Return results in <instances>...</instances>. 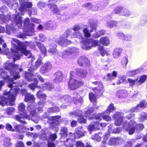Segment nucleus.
Masks as SVG:
<instances>
[{"mask_svg": "<svg viewBox=\"0 0 147 147\" xmlns=\"http://www.w3.org/2000/svg\"><path fill=\"white\" fill-rule=\"evenodd\" d=\"M20 91L22 93L25 94L26 93V90H22L18 88V87H15L12 88L9 92L5 90L4 92L3 95L4 96H8V98H7L3 96L1 98V101L0 100V105L2 106H4L5 105L7 104L8 101H9L10 105H13L14 104L13 102L16 99V94Z\"/></svg>", "mask_w": 147, "mask_h": 147, "instance_id": "f257e3e1", "label": "nucleus"}, {"mask_svg": "<svg viewBox=\"0 0 147 147\" xmlns=\"http://www.w3.org/2000/svg\"><path fill=\"white\" fill-rule=\"evenodd\" d=\"M22 44L20 46H17L15 45L13 48H11V51L13 53L11 54L12 56H13V59L14 60H16L20 59L21 54L20 53L24 54L25 55L28 56V57H30L32 56V54L29 51H28L26 49L25 47Z\"/></svg>", "mask_w": 147, "mask_h": 147, "instance_id": "f03ea898", "label": "nucleus"}, {"mask_svg": "<svg viewBox=\"0 0 147 147\" xmlns=\"http://www.w3.org/2000/svg\"><path fill=\"white\" fill-rule=\"evenodd\" d=\"M94 109L93 107H91L87 110L84 114V115H82V111H78L74 113V114L76 116H78L81 117L78 119L79 121L82 123H85L86 122V119L84 118V117L86 118L88 117V119H92L93 118H96V119H99L100 118V116L101 115L100 114H98V115H94V116H92L91 115V114L94 111Z\"/></svg>", "mask_w": 147, "mask_h": 147, "instance_id": "7ed1b4c3", "label": "nucleus"}, {"mask_svg": "<svg viewBox=\"0 0 147 147\" xmlns=\"http://www.w3.org/2000/svg\"><path fill=\"white\" fill-rule=\"evenodd\" d=\"M124 128L128 132L130 135L132 134L136 129L138 130L142 129L144 127V125L142 124L136 125L134 120L130 121L128 123H125L123 125Z\"/></svg>", "mask_w": 147, "mask_h": 147, "instance_id": "20e7f679", "label": "nucleus"}, {"mask_svg": "<svg viewBox=\"0 0 147 147\" xmlns=\"http://www.w3.org/2000/svg\"><path fill=\"white\" fill-rule=\"evenodd\" d=\"M75 71H71L70 73V79L69 82V87L71 90H74L78 88L80 86L82 85L84 81L77 80L78 79L75 76Z\"/></svg>", "mask_w": 147, "mask_h": 147, "instance_id": "39448f33", "label": "nucleus"}, {"mask_svg": "<svg viewBox=\"0 0 147 147\" xmlns=\"http://www.w3.org/2000/svg\"><path fill=\"white\" fill-rule=\"evenodd\" d=\"M34 76H36L29 72H27L26 74L25 78L29 82L33 81L35 82V84L32 83L30 84L29 85V88L32 90H34L35 88H38L40 89L39 87L40 86H36V85L38 84V81L36 78H34Z\"/></svg>", "mask_w": 147, "mask_h": 147, "instance_id": "423d86ee", "label": "nucleus"}, {"mask_svg": "<svg viewBox=\"0 0 147 147\" xmlns=\"http://www.w3.org/2000/svg\"><path fill=\"white\" fill-rule=\"evenodd\" d=\"M146 106V103H145L144 101H142L140 102L136 108H133L126 112L127 117L129 119H130L134 115L132 114L133 112L136 111V109H139L140 108L144 109L145 108Z\"/></svg>", "mask_w": 147, "mask_h": 147, "instance_id": "0eeeda50", "label": "nucleus"}, {"mask_svg": "<svg viewBox=\"0 0 147 147\" xmlns=\"http://www.w3.org/2000/svg\"><path fill=\"white\" fill-rule=\"evenodd\" d=\"M3 78L4 79L8 80L9 82L8 86L9 87L12 88L17 87H16L15 85H13V79L12 78H9V76H7L6 72L4 71L2 69L0 70V76Z\"/></svg>", "mask_w": 147, "mask_h": 147, "instance_id": "6e6552de", "label": "nucleus"}, {"mask_svg": "<svg viewBox=\"0 0 147 147\" xmlns=\"http://www.w3.org/2000/svg\"><path fill=\"white\" fill-rule=\"evenodd\" d=\"M76 71V72H75V76H76L78 78H85L88 74L86 70L82 69H77Z\"/></svg>", "mask_w": 147, "mask_h": 147, "instance_id": "1a4fd4ad", "label": "nucleus"}, {"mask_svg": "<svg viewBox=\"0 0 147 147\" xmlns=\"http://www.w3.org/2000/svg\"><path fill=\"white\" fill-rule=\"evenodd\" d=\"M20 3V7L19 10L21 11L26 10V8L31 7L32 6L31 3L29 2H26L24 0H19Z\"/></svg>", "mask_w": 147, "mask_h": 147, "instance_id": "9d476101", "label": "nucleus"}, {"mask_svg": "<svg viewBox=\"0 0 147 147\" xmlns=\"http://www.w3.org/2000/svg\"><path fill=\"white\" fill-rule=\"evenodd\" d=\"M123 115L119 112L116 113L113 116V117L114 118H117L115 122V124L117 125H120L123 119Z\"/></svg>", "mask_w": 147, "mask_h": 147, "instance_id": "9b49d317", "label": "nucleus"}, {"mask_svg": "<svg viewBox=\"0 0 147 147\" xmlns=\"http://www.w3.org/2000/svg\"><path fill=\"white\" fill-rule=\"evenodd\" d=\"M103 90V87L102 84L101 82L99 83L96 87L93 89V90L98 95H100L102 94Z\"/></svg>", "mask_w": 147, "mask_h": 147, "instance_id": "f8f14e48", "label": "nucleus"}, {"mask_svg": "<svg viewBox=\"0 0 147 147\" xmlns=\"http://www.w3.org/2000/svg\"><path fill=\"white\" fill-rule=\"evenodd\" d=\"M117 97L119 98H123L126 97L128 93L127 91L125 90H120L117 91L116 94Z\"/></svg>", "mask_w": 147, "mask_h": 147, "instance_id": "ddd939ff", "label": "nucleus"}, {"mask_svg": "<svg viewBox=\"0 0 147 147\" xmlns=\"http://www.w3.org/2000/svg\"><path fill=\"white\" fill-rule=\"evenodd\" d=\"M28 117V115H26V113H23L22 114H21L19 115H17L16 117V119L20 121L21 123L25 124L26 122L24 121V118H27Z\"/></svg>", "mask_w": 147, "mask_h": 147, "instance_id": "4468645a", "label": "nucleus"}, {"mask_svg": "<svg viewBox=\"0 0 147 147\" xmlns=\"http://www.w3.org/2000/svg\"><path fill=\"white\" fill-rule=\"evenodd\" d=\"M52 67V65L50 63H46L41 68L40 71L42 73H46L50 70Z\"/></svg>", "mask_w": 147, "mask_h": 147, "instance_id": "2eb2a0df", "label": "nucleus"}, {"mask_svg": "<svg viewBox=\"0 0 147 147\" xmlns=\"http://www.w3.org/2000/svg\"><path fill=\"white\" fill-rule=\"evenodd\" d=\"M117 75V72L114 71L112 72V75L110 74H107L106 76L104 77V79L107 81H109L114 79L116 78Z\"/></svg>", "mask_w": 147, "mask_h": 147, "instance_id": "dca6fc26", "label": "nucleus"}, {"mask_svg": "<svg viewBox=\"0 0 147 147\" xmlns=\"http://www.w3.org/2000/svg\"><path fill=\"white\" fill-rule=\"evenodd\" d=\"M78 62L81 66L84 65H86L89 63V61L88 59L84 57H80L78 60Z\"/></svg>", "mask_w": 147, "mask_h": 147, "instance_id": "f3484780", "label": "nucleus"}, {"mask_svg": "<svg viewBox=\"0 0 147 147\" xmlns=\"http://www.w3.org/2000/svg\"><path fill=\"white\" fill-rule=\"evenodd\" d=\"M74 96L73 97L74 101L75 103L77 104L78 102L82 103L83 100L82 98L76 93H75L74 94Z\"/></svg>", "mask_w": 147, "mask_h": 147, "instance_id": "a211bd4d", "label": "nucleus"}, {"mask_svg": "<svg viewBox=\"0 0 147 147\" xmlns=\"http://www.w3.org/2000/svg\"><path fill=\"white\" fill-rule=\"evenodd\" d=\"M41 89H44L45 87L46 88L49 90H51L54 88L53 85L49 83H46L45 84H42L39 86Z\"/></svg>", "mask_w": 147, "mask_h": 147, "instance_id": "6ab92c4d", "label": "nucleus"}, {"mask_svg": "<svg viewBox=\"0 0 147 147\" xmlns=\"http://www.w3.org/2000/svg\"><path fill=\"white\" fill-rule=\"evenodd\" d=\"M89 40H90L91 45H90L88 47H86L84 45L83 47L84 48L90 49L92 47L98 45V40H94L92 39H90Z\"/></svg>", "mask_w": 147, "mask_h": 147, "instance_id": "aec40b11", "label": "nucleus"}, {"mask_svg": "<svg viewBox=\"0 0 147 147\" xmlns=\"http://www.w3.org/2000/svg\"><path fill=\"white\" fill-rule=\"evenodd\" d=\"M147 77L146 75H144L140 76V78H137L136 79V81L137 82V84L138 85H140L144 83L146 80Z\"/></svg>", "mask_w": 147, "mask_h": 147, "instance_id": "412c9836", "label": "nucleus"}, {"mask_svg": "<svg viewBox=\"0 0 147 147\" xmlns=\"http://www.w3.org/2000/svg\"><path fill=\"white\" fill-rule=\"evenodd\" d=\"M99 42L102 45L107 46L109 44L110 41L108 38L106 37H103L101 38L100 39Z\"/></svg>", "mask_w": 147, "mask_h": 147, "instance_id": "4be33fe9", "label": "nucleus"}, {"mask_svg": "<svg viewBox=\"0 0 147 147\" xmlns=\"http://www.w3.org/2000/svg\"><path fill=\"white\" fill-rule=\"evenodd\" d=\"M37 45L39 47L41 52L45 54L47 52V50L43 44H42L40 42H37Z\"/></svg>", "mask_w": 147, "mask_h": 147, "instance_id": "5701e85b", "label": "nucleus"}, {"mask_svg": "<svg viewBox=\"0 0 147 147\" xmlns=\"http://www.w3.org/2000/svg\"><path fill=\"white\" fill-rule=\"evenodd\" d=\"M56 77L55 79V82L58 83L59 82L61 81L63 79V76L61 72H59L56 73Z\"/></svg>", "mask_w": 147, "mask_h": 147, "instance_id": "b1692460", "label": "nucleus"}, {"mask_svg": "<svg viewBox=\"0 0 147 147\" xmlns=\"http://www.w3.org/2000/svg\"><path fill=\"white\" fill-rule=\"evenodd\" d=\"M121 51L119 49H115L113 53V56L114 58H118L121 52Z\"/></svg>", "mask_w": 147, "mask_h": 147, "instance_id": "393cba45", "label": "nucleus"}, {"mask_svg": "<svg viewBox=\"0 0 147 147\" xmlns=\"http://www.w3.org/2000/svg\"><path fill=\"white\" fill-rule=\"evenodd\" d=\"M27 109L30 112V115L33 117L36 116V112L34 108L32 106L28 107H27Z\"/></svg>", "mask_w": 147, "mask_h": 147, "instance_id": "a878e982", "label": "nucleus"}, {"mask_svg": "<svg viewBox=\"0 0 147 147\" xmlns=\"http://www.w3.org/2000/svg\"><path fill=\"white\" fill-rule=\"evenodd\" d=\"M35 99L33 95L28 94L25 96L24 100L26 102H28L29 100L34 101Z\"/></svg>", "mask_w": 147, "mask_h": 147, "instance_id": "bb28decb", "label": "nucleus"}, {"mask_svg": "<svg viewBox=\"0 0 147 147\" xmlns=\"http://www.w3.org/2000/svg\"><path fill=\"white\" fill-rule=\"evenodd\" d=\"M101 125V124H98L97 126L94 127V125L92 124H91L88 126V129L89 131L97 130L99 129Z\"/></svg>", "mask_w": 147, "mask_h": 147, "instance_id": "cd10ccee", "label": "nucleus"}, {"mask_svg": "<svg viewBox=\"0 0 147 147\" xmlns=\"http://www.w3.org/2000/svg\"><path fill=\"white\" fill-rule=\"evenodd\" d=\"M131 14L130 12L125 8H123L122 11L121 12V15L123 16H127Z\"/></svg>", "mask_w": 147, "mask_h": 147, "instance_id": "c85d7f7f", "label": "nucleus"}, {"mask_svg": "<svg viewBox=\"0 0 147 147\" xmlns=\"http://www.w3.org/2000/svg\"><path fill=\"white\" fill-rule=\"evenodd\" d=\"M48 6L52 11L55 13H57L58 11V9L57 8V6L53 3L49 5Z\"/></svg>", "mask_w": 147, "mask_h": 147, "instance_id": "c756f323", "label": "nucleus"}, {"mask_svg": "<svg viewBox=\"0 0 147 147\" xmlns=\"http://www.w3.org/2000/svg\"><path fill=\"white\" fill-rule=\"evenodd\" d=\"M63 102L65 103L70 102L72 101L71 97L68 95H66L63 96L62 99Z\"/></svg>", "mask_w": 147, "mask_h": 147, "instance_id": "7c9ffc66", "label": "nucleus"}, {"mask_svg": "<svg viewBox=\"0 0 147 147\" xmlns=\"http://www.w3.org/2000/svg\"><path fill=\"white\" fill-rule=\"evenodd\" d=\"M105 32L104 30H102L99 31L98 33L94 34L93 35V37L95 38L99 37L101 35H103Z\"/></svg>", "mask_w": 147, "mask_h": 147, "instance_id": "2f4dec72", "label": "nucleus"}, {"mask_svg": "<svg viewBox=\"0 0 147 147\" xmlns=\"http://www.w3.org/2000/svg\"><path fill=\"white\" fill-rule=\"evenodd\" d=\"M139 69H136L132 71H129L127 73V75L129 76H133L139 73Z\"/></svg>", "mask_w": 147, "mask_h": 147, "instance_id": "473e14b6", "label": "nucleus"}, {"mask_svg": "<svg viewBox=\"0 0 147 147\" xmlns=\"http://www.w3.org/2000/svg\"><path fill=\"white\" fill-rule=\"evenodd\" d=\"M59 43L63 46H65L67 44L70 43V42L67 40L65 38H64V39H63L62 40H61Z\"/></svg>", "mask_w": 147, "mask_h": 147, "instance_id": "72a5a7b5", "label": "nucleus"}, {"mask_svg": "<svg viewBox=\"0 0 147 147\" xmlns=\"http://www.w3.org/2000/svg\"><path fill=\"white\" fill-rule=\"evenodd\" d=\"M4 67L5 69L8 70L13 68V65L8 61L5 64Z\"/></svg>", "mask_w": 147, "mask_h": 147, "instance_id": "f704fd0d", "label": "nucleus"}, {"mask_svg": "<svg viewBox=\"0 0 147 147\" xmlns=\"http://www.w3.org/2000/svg\"><path fill=\"white\" fill-rule=\"evenodd\" d=\"M4 145L6 147H8L11 144L10 139L9 138H6L4 141Z\"/></svg>", "mask_w": 147, "mask_h": 147, "instance_id": "c9c22d12", "label": "nucleus"}, {"mask_svg": "<svg viewBox=\"0 0 147 147\" xmlns=\"http://www.w3.org/2000/svg\"><path fill=\"white\" fill-rule=\"evenodd\" d=\"M60 134L63 136L66 137L67 135V129L65 127H63L61 130Z\"/></svg>", "mask_w": 147, "mask_h": 147, "instance_id": "e433bc0d", "label": "nucleus"}, {"mask_svg": "<svg viewBox=\"0 0 147 147\" xmlns=\"http://www.w3.org/2000/svg\"><path fill=\"white\" fill-rule=\"evenodd\" d=\"M90 45H91L90 43V40H89V39L87 40H86V41L82 43V44L81 45L83 49H86V50H89L90 49H88L87 48H84L83 47L84 45L86 46V47H88Z\"/></svg>", "mask_w": 147, "mask_h": 147, "instance_id": "4c0bfd02", "label": "nucleus"}, {"mask_svg": "<svg viewBox=\"0 0 147 147\" xmlns=\"http://www.w3.org/2000/svg\"><path fill=\"white\" fill-rule=\"evenodd\" d=\"M114 109V108L113 105L112 104H110L107 109V111H106V113H109L112 112Z\"/></svg>", "mask_w": 147, "mask_h": 147, "instance_id": "58836bf2", "label": "nucleus"}, {"mask_svg": "<svg viewBox=\"0 0 147 147\" xmlns=\"http://www.w3.org/2000/svg\"><path fill=\"white\" fill-rule=\"evenodd\" d=\"M36 95L38 98H43L45 99L47 97L46 95L44 94H42L41 93V91H39L37 92Z\"/></svg>", "mask_w": 147, "mask_h": 147, "instance_id": "ea45409f", "label": "nucleus"}, {"mask_svg": "<svg viewBox=\"0 0 147 147\" xmlns=\"http://www.w3.org/2000/svg\"><path fill=\"white\" fill-rule=\"evenodd\" d=\"M76 50L75 48H72L69 50L66 51L64 52V53L65 54L69 55V54H71L74 52V51Z\"/></svg>", "mask_w": 147, "mask_h": 147, "instance_id": "a19ab883", "label": "nucleus"}, {"mask_svg": "<svg viewBox=\"0 0 147 147\" xmlns=\"http://www.w3.org/2000/svg\"><path fill=\"white\" fill-rule=\"evenodd\" d=\"M90 99L92 102L95 101L96 100V98L94 94L91 93L89 94Z\"/></svg>", "mask_w": 147, "mask_h": 147, "instance_id": "79ce46f5", "label": "nucleus"}, {"mask_svg": "<svg viewBox=\"0 0 147 147\" xmlns=\"http://www.w3.org/2000/svg\"><path fill=\"white\" fill-rule=\"evenodd\" d=\"M123 9V8L121 7H117L115 9L114 11L116 13L120 14H121V12Z\"/></svg>", "mask_w": 147, "mask_h": 147, "instance_id": "37998d69", "label": "nucleus"}, {"mask_svg": "<svg viewBox=\"0 0 147 147\" xmlns=\"http://www.w3.org/2000/svg\"><path fill=\"white\" fill-rule=\"evenodd\" d=\"M48 52L49 53L54 55L57 54L58 53V51L55 48H50Z\"/></svg>", "mask_w": 147, "mask_h": 147, "instance_id": "c03bdc74", "label": "nucleus"}, {"mask_svg": "<svg viewBox=\"0 0 147 147\" xmlns=\"http://www.w3.org/2000/svg\"><path fill=\"white\" fill-rule=\"evenodd\" d=\"M117 141V139L116 138H111L109 140V144L110 145L115 144Z\"/></svg>", "mask_w": 147, "mask_h": 147, "instance_id": "a18cd8bd", "label": "nucleus"}, {"mask_svg": "<svg viewBox=\"0 0 147 147\" xmlns=\"http://www.w3.org/2000/svg\"><path fill=\"white\" fill-rule=\"evenodd\" d=\"M6 128L8 131H14V129H13L11 125L9 123L6 124Z\"/></svg>", "mask_w": 147, "mask_h": 147, "instance_id": "49530a36", "label": "nucleus"}, {"mask_svg": "<svg viewBox=\"0 0 147 147\" xmlns=\"http://www.w3.org/2000/svg\"><path fill=\"white\" fill-rule=\"evenodd\" d=\"M85 36L87 37H89L90 36V34L88 30L86 28H85L83 30Z\"/></svg>", "mask_w": 147, "mask_h": 147, "instance_id": "de8ad7c7", "label": "nucleus"}, {"mask_svg": "<svg viewBox=\"0 0 147 147\" xmlns=\"http://www.w3.org/2000/svg\"><path fill=\"white\" fill-rule=\"evenodd\" d=\"M14 110V109L12 107L8 108L6 110V113L8 115H11Z\"/></svg>", "mask_w": 147, "mask_h": 147, "instance_id": "09e8293b", "label": "nucleus"}, {"mask_svg": "<svg viewBox=\"0 0 147 147\" xmlns=\"http://www.w3.org/2000/svg\"><path fill=\"white\" fill-rule=\"evenodd\" d=\"M126 77L125 76H123L119 78L120 80L119 81L117 82V84H120L122 82H124L126 79Z\"/></svg>", "mask_w": 147, "mask_h": 147, "instance_id": "8fccbe9b", "label": "nucleus"}, {"mask_svg": "<svg viewBox=\"0 0 147 147\" xmlns=\"http://www.w3.org/2000/svg\"><path fill=\"white\" fill-rule=\"evenodd\" d=\"M98 49L100 51H101L100 53L101 55L102 56H104L105 54H106L107 55V53L104 50L103 47L100 46L99 47Z\"/></svg>", "mask_w": 147, "mask_h": 147, "instance_id": "3c124183", "label": "nucleus"}, {"mask_svg": "<svg viewBox=\"0 0 147 147\" xmlns=\"http://www.w3.org/2000/svg\"><path fill=\"white\" fill-rule=\"evenodd\" d=\"M140 119L142 121L144 120L145 119H147V116H146L145 113H143L141 114Z\"/></svg>", "mask_w": 147, "mask_h": 147, "instance_id": "603ef678", "label": "nucleus"}, {"mask_svg": "<svg viewBox=\"0 0 147 147\" xmlns=\"http://www.w3.org/2000/svg\"><path fill=\"white\" fill-rule=\"evenodd\" d=\"M11 75H12L13 76V79H15L19 78L20 77V76L18 74L15 72L13 73V72H11Z\"/></svg>", "mask_w": 147, "mask_h": 147, "instance_id": "864d4df0", "label": "nucleus"}, {"mask_svg": "<svg viewBox=\"0 0 147 147\" xmlns=\"http://www.w3.org/2000/svg\"><path fill=\"white\" fill-rule=\"evenodd\" d=\"M59 110V108L57 107H54L51 108L49 110V111L51 112H54L55 111H58Z\"/></svg>", "mask_w": 147, "mask_h": 147, "instance_id": "5fc2aeb1", "label": "nucleus"}, {"mask_svg": "<svg viewBox=\"0 0 147 147\" xmlns=\"http://www.w3.org/2000/svg\"><path fill=\"white\" fill-rule=\"evenodd\" d=\"M25 107V106L24 104L21 103L18 107V109L20 111H23L24 110Z\"/></svg>", "mask_w": 147, "mask_h": 147, "instance_id": "6e6d98bb", "label": "nucleus"}, {"mask_svg": "<svg viewBox=\"0 0 147 147\" xmlns=\"http://www.w3.org/2000/svg\"><path fill=\"white\" fill-rule=\"evenodd\" d=\"M128 81L129 83L130 86H133L135 83V82H136V80H134L130 79H128Z\"/></svg>", "mask_w": 147, "mask_h": 147, "instance_id": "4d7b16f0", "label": "nucleus"}, {"mask_svg": "<svg viewBox=\"0 0 147 147\" xmlns=\"http://www.w3.org/2000/svg\"><path fill=\"white\" fill-rule=\"evenodd\" d=\"M18 19V20L16 22V25L18 27L20 28L22 25V21L20 17H19Z\"/></svg>", "mask_w": 147, "mask_h": 147, "instance_id": "13d9d810", "label": "nucleus"}, {"mask_svg": "<svg viewBox=\"0 0 147 147\" xmlns=\"http://www.w3.org/2000/svg\"><path fill=\"white\" fill-rule=\"evenodd\" d=\"M40 40L42 42L46 40L45 36L43 34H40L39 35Z\"/></svg>", "mask_w": 147, "mask_h": 147, "instance_id": "bf43d9fd", "label": "nucleus"}, {"mask_svg": "<svg viewBox=\"0 0 147 147\" xmlns=\"http://www.w3.org/2000/svg\"><path fill=\"white\" fill-rule=\"evenodd\" d=\"M76 147H86L84 146V144L80 141H78L76 144Z\"/></svg>", "mask_w": 147, "mask_h": 147, "instance_id": "052dcab7", "label": "nucleus"}, {"mask_svg": "<svg viewBox=\"0 0 147 147\" xmlns=\"http://www.w3.org/2000/svg\"><path fill=\"white\" fill-rule=\"evenodd\" d=\"M76 132L77 135L78 136H76V137H80L84 136L83 133L80 131H77V130H76Z\"/></svg>", "mask_w": 147, "mask_h": 147, "instance_id": "680f3d73", "label": "nucleus"}, {"mask_svg": "<svg viewBox=\"0 0 147 147\" xmlns=\"http://www.w3.org/2000/svg\"><path fill=\"white\" fill-rule=\"evenodd\" d=\"M106 121H110L111 120V118L108 115H105L102 117Z\"/></svg>", "mask_w": 147, "mask_h": 147, "instance_id": "e2e57ef3", "label": "nucleus"}, {"mask_svg": "<svg viewBox=\"0 0 147 147\" xmlns=\"http://www.w3.org/2000/svg\"><path fill=\"white\" fill-rule=\"evenodd\" d=\"M52 118V119L54 121H58L59 120V119L61 118V117L59 116H57L53 117Z\"/></svg>", "mask_w": 147, "mask_h": 147, "instance_id": "0e129e2a", "label": "nucleus"}, {"mask_svg": "<svg viewBox=\"0 0 147 147\" xmlns=\"http://www.w3.org/2000/svg\"><path fill=\"white\" fill-rule=\"evenodd\" d=\"M57 138V136L56 134H51L50 137V138L53 140H55Z\"/></svg>", "mask_w": 147, "mask_h": 147, "instance_id": "69168bd1", "label": "nucleus"}, {"mask_svg": "<svg viewBox=\"0 0 147 147\" xmlns=\"http://www.w3.org/2000/svg\"><path fill=\"white\" fill-rule=\"evenodd\" d=\"M24 145L22 142H18L16 145V147H24Z\"/></svg>", "mask_w": 147, "mask_h": 147, "instance_id": "338daca9", "label": "nucleus"}, {"mask_svg": "<svg viewBox=\"0 0 147 147\" xmlns=\"http://www.w3.org/2000/svg\"><path fill=\"white\" fill-rule=\"evenodd\" d=\"M42 105L41 102L39 103V107L38 108V110L39 111H42Z\"/></svg>", "mask_w": 147, "mask_h": 147, "instance_id": "774afa93", "label": "nucleus"}]
</instances>
